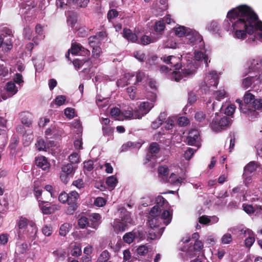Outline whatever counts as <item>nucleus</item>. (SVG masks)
Returning a JSON list of instances; mask_svg holds the SVG:
<instances>
[{"mask_svg":"<svg viewBox=\"0 0 262 262\" xmlns=\"http://www.w3.org/2000/svg\"><path fill=\"white\" fill-rule=\"evenodd\" d=\"M227 17L232 23L235 37L243 39L247 34H255L254 38L262 41V21L249 7L242 5L234 8L228 12Z\"/></svg>","mask_w":262,"mask_h":262,"instance_id":"1","label":"nucleus"},{"mask_svg":"<svg viewBox=\"0 0 262 262\" xmlns=\"http://www.w3.org/2000/svg\"><path fill=\"white\" fill-rule=\"evenodd\" d=\"M244 102L242 100L236 99L239 110L249 119H253L259 115V111L262 110V99H256L255 96L247 91L243 97Z\"/></svg>","mask_w":262,"mask_h":262,"instance_id":"2","label":"nucleus"},{"mask_svg":"<svg viewBox=\"0 0 262 262\" xmlns=\"http://www.w3.org/2000/svg\"><path fill=\"white\" fill-rule=\"evenodd\" d=\"M69 197L67 203L68 207L66 213L68 214H73L78 208L77 200L79 198V194L76 191H72L68 193Z\"/></svg>","mask_w":262,"mask_h":262,"instance_id":"3","label":"nucleus"},{"mask_svg":"<svg viewBox=\"0 0 262 262\" xmlns=\"http://www.w3.org/2000/svg\"><path fill=\"white\" fill-rule=\"evenodd\" d=\"M49 202L41 200H39V207L44 214H50L54 213L56 211L59 210L60 206L53 204L48 206Z\"/></svg>","mask_w":262,"mask_h":262,"instance_id":"4","label":"nucleus"},{"mask_svg":"<svg viewBox=\"0 0 262 262\" xmlns=\"http://www.w3.org/2000/svg\"><path fill=\"white\" fill-rule=\"evenodd\" d=\"M154 103L148 101L142 102L139 106V110L135 111V117L140 119L147 114L154 107Z\"/></svg>","mask_w":262,"mask_h":262,"instance_id":"5","label":"nucleus"},{"mask_svg":"<svg viewBox=\"0 0 262 262\" xmlns=\"http://www.w3.org/2000/svg\"><path fill=\"white\" fill-rule=\"evenodd\" d=\"M161 59L166 64H170L171 67H173L174 70H178L181 69L182 64L180 63V59L174 56H164L161 58Z\"/></svg>","mask_w":262,"mask_h":262,"instance_id":"6","label":"nucleus"},{"mask_svg":"<svg viewBox=\"0 0 262 262\" xmlns=\"http://www.w3.org/2000/svg\"><path fill=\"white\" fill-rule=\"evenodd\" d=\"M179 70L173 71L171 75V79L177 82H179L184 77L193 74L192 71L189 69H184L181 72Z\"/></svg>","mask_w":262,"mask_h":262,"instance_id":"7","label":"nucleus"},{"mask_svg":"<svg viewBox=\"0 0 262 262\" xmlns=\"http://www.w3.org/2000/svg\"><path fill=\"white\" fill-rule=\"evenodd\" d=\"M17 225L19 229H25L28 225L32 228V232L35 234L37 232V228L35 224L32 221H30L26 217L21 216L17 222Z\"/></svg>","mask_w":262,"mask_h":262,"instance_id":"8","label":"nucleus"},{"mask_svg":"<svg viewBox=\"0 0 262 262\" xmlns=\"http://www.w3.org/2000/svg\"><path fill=\"white\" fill-rule=\"evenodd\" d=\"M89 227L96 230L100 224L101 215L99 213H94L88 216Z\"/></svg>","mask_w":262,"mask_h":262,"instance_id":"9","label":"nucleus"},{"mask_svg":"<svg viewBox=\"0 0 262 262\" xmlns=\"http://www.w3.org/2000/svg\"><path fill=\"white\" fill-rule=\"evenodd\" d=\"M207 85L208 87L214 86L216 88L219 84V77L217 73L215 71L210 72L206 77Z\"/></svg>","mask_w":262,"mask_h":262,"instance_id":"10","label":"nucleus"},{"mask_svg":"<svg viewBox=\"0 0 262 262\" xmlns=\"http://www.w3.org/2000/svg\"><path fill=\"white\" fill-rule=\"evenodd\" d=\"M35 164L38 167L43 170H48L50 167V164L47 159L44 156H39L35 158Z\"/></svg>","mask_w":262,"mask_h":262,"instance_id":"11","label":"nucleus"},{"mask_svg":"<svg viewBox=\"0 0 262 262\" xmlns=\"http://www.w3.org/2000/svg\"><path fill=\"white\" fill-rule=\"evenodd\" d=\"M81 52H83L85 54H90V51L83 48L80 43L77 42H73L71 48V52L73 55L80 54Z\"/></svg>","mask_w":262,"mask_h":262,"instance_id":"12","label":"nucleus"},{"mask_svg":"<svg viewBox=\"0 0 262 262\" xmlns=\"http://www.w3.org/2000/svg\"><path fill=\"white\" fill-rule=\"evenodd\" d=\"M128 224L120 219H116L114 222V231L118 233L119 232H123L127 228Z\"/></svg>","mask_w":262,"mask_h":262,"instance_id":"13","label":"nucleus"},{"mask_svg":"<svg viewBox=\"0 0 262 262\" xmlns=\"http://www.w3.org/2000/svg\"><path fill=\"white\" fill-rule=\"evenodd\" d=\"M118 210L120 211V220L128 225V224H131L132 219L130 216V213L124 207L120 208Z\"/></svg>","mask_w":262,"mask_h":262,"instance_id":"14","label":"nucleus"},{"mask_svg":"<svg viewBox=\"0 0 262 262\" xmlns=\"http://www.w3.org/2000/svg\"><path fill=\"white\" fill-rule=\"evenodd\" d=\"M199 135L200 134L198 130L191 129L190 130L186 139L187 144L189 145H194Z\"/></svg>","mask_w":262,"mask_h":262,"instance_id":"15","label":"nucleus"},{"mask_svg":"<svg viewBox=\"0 0 262 262\" xmlns=\"http://www.w3.org/2000/svg\"><path fill=\"white\" fill-rule=\"evenodd\" d=\"M123 36L125 38L132 42H135L138 39L137 35L133 33L129 29L126 28L123 29Z\"/></svg>","mask_w":262,"mask_h":262,"instance_id":"16","label":"nucleus"},{"mask_svg":"<svg viewBox=\"0 0 262 262\" xmlns=\"http://www.w3.org/2000/svg\"><path fill=\"white\" fill-rule=\"evenodd\" d=\"M162 211L163 212L161 215H160L158 217H159L161 221H164V223L166 225H167L171 221L172 214L169 210H167V209H165Z\"/></svg>","mask_w":262,"mask_h":262,"instance_id":"17","label":"nucleus"},{"mask_svg":"<svg viewBox=\"0 0 262 262\" xmlns=\"http://www.w3.org/2000/svg\"><path fill=\"white\" fill-rule=\"evenodd\" d=\"M133 233L135 236V239H137L138 242L143 240L145 237L146 232L142 227H138L137 229H134Z\"/></svg>","mask_w":262,"mask_h":262,"instance_id":"18","label":"nucleus"},{"mask_svg":"<svg viewBox=\"0 0 262 262\" xmlns=\"http://www.w3.org/2000/svg\"><path fill=\"white\" fill-rule=\"evenodd\" d=\"M262 67V58H257L253 59L251 64L249 66V69L252 71H259Z\"/></svg>","mask_w":262,"mask_h":262,"instance_id":"19","label":"nucleus"},{"mask_svg":"<svg viewBox=\"0 0 262 262\" xmlns=\"http://www.w3.org/2000/svg\"><path fill=\"white\" fill-rule=\"evenodd\" d=\"M23 2L20 4V7L23 9L30 10L35 8L37 6L36 0H21Z\"/></svg>","mask_w":262,"mask_h":262,"instance_id":"20","label":"nucleus"},{"mask_svg":"<svg viewBox=\"0 0 262 262\" xmlns=\"http://www.w3.org/2000/svg\"><path fill=\"white\" fill-rule=\"evenodd\" d=\"M156 202L155 206H157V208L163 209V210L167 209V206L168 205V202L161 195H158L156 198Z\"/></svg>","mask_w":262,"mask_h":262,"instance_id":"21","label":"nucleus"},{"mask_svg":"<svg viewBox=\"0 0 262 262\" xmlns=\"http://www.w3.org/2000/svg\"><path fill=\"white\" fill-rule=\"evenodd\" d=\"M194 58L198 61H204L206 66L208 67V63L210 62L207 55L201 51H198L194 53Z\"/></svg>","mask_w":262,"mask_h":262,"instance_id":"22","label":"nucleus"},{"mask_svg":"<svg viewBox=\"0 0 262 262\" xmlns=\"http://www.w3.org/2000/svg\"><path fill=\"white\" fill-rule=\"evenodd\" d=\"M1 47L2 48V50L6 52L11 50L13 48L12 38H8L7 37H4L3 45Z\"/></svg>","mask_w":262,"mask_h":262,"instance_id":"23","label":"nucleus"},{"mask_svg":"<svg viewBox=\"0 0 262 262\" xmlns=\"http://www.w3.org/2000/svg\"><path fill=\"white\" fill-rule=\"evenodd\" d=\"M148 219V224L151 229H154L155 228L160 226L161 221L159 219V217L149 216Z\"/></svg>","mask_w":262,"mask_h":262,"instance_id":"24","label":"nucleus"},{"mask_svg":"<svg viewBox=\"0 0 262 262\" xmlns=\"http://www.w3.org/2000/svg\"><path fill=\"white\" fill-rule=\"evenodd\" d=\"M211 128L214 132H219L222 130L221 126L219 122V119L215 117L210 124Z\"/></svg>","mask_w":262,"mask_h":262,"instance_id":"25","label":"nucleus"},{"mask_svg":"<svg viewBox=\"0 0 262 262\" xmlns=\"http://www.w3.org/2000/svg\"><path fill=\"white\" fill-rule=\"evenodd\" d=\"M67 1L69 4H73L80 8H85L90 0H67Z\"/></svg>","mask_w":262,"mask_h":262,"instance_id":"26","label":"nucleus"},{"mask_svg":"<svg viewBox=\"0 0 262 262\" xmlns=\"http://www.w3.org/2000/svg\"><path fill=\"white\" fill-rule=\"evenodd\" d=\"M75 169L71 163L66 164L61 168V172L67 173L72 177L75 172Z\"/></svg>","mask_w":262,"mask_h":262,"instance_id":"27","label":"nucleus"},{"mask_svg":"<svg viewBox=\"0 0 262 262\" xmlns=\"http://www.w3.org/2000/svg\"><path fill=\"white\" fill-rule=\"evenodd\" d=\"M72 225L68 223H66L61 225L59 229V234L61 236H65L69 232Z\"/></svg>","mask_w":262,"mask_h":262,"instance_id":"28","label":"nucleus"},{"mask_svg":"<svg viewBox=\"0 0 262 262\" xmlns=\"http://www.w3.org/2000/svg\"><path fill=\"white\" fill-rule=\"evenodd\" d=\"M89 218L85 216H81L78 220V225L81 229L89 227Z\"/></svg>","mask_w":262,"mask_h":262,"instance_id":"29","label":"nucleus"},{"mask_svg":"<svg viewBox=\"0 0 262 262\" xmlns=\"http://www.w3.org/2000/svg\"><path fill=\"white\" fill-rule=\"evenodd\" d=\"M206 28L210 32L218 33L220 30V27L218 23L215 21H212L208 23L207 25Z\"/></svg>","mask_w":262,"mask_h":262,"instance_id":"30","label":"nucleus"},{"mask_svg":"<svg viewBox=\"0 0 262 262\" xmlns=\"http://www.w3.org/2000/svg\"><path fill=\"white\" fill-rule=\"evenodd\" d=\"M165 27V23L163 21L160 20L155 23L154 29L156 32L162 34V32L164 30Z\"/></svg>","mask_w":262,"mask_h":262,"instance_id":"31","label":"nucleus"},{"mask_svg":"<svg viewBox=\"0 0 262 262\" xmlns=\"http://www.w3.org/2000/svg\"><path fill=\"white\" fill-rule=\"evenodd\" d=\"M168 181L172 185H178L181 184L182 179L180 177H178L174 173H172L169 177Z\"/></svg>","mask_w":262,"mask_h":262,"instance_id":"32","label":"nucleus"},{"mask_svg":"<svg viewBox=\"0 0 262 262\" xmlns=\"http://www.w3.org/2000/svg\"><path fill=\"white\" fill-rule=\"evenodd\" d=\"M160 149L159 145L157 142H152L149 147L148 151L154 156H156V155L159 152Z\"/></svg>","mask_w":262,"mask_h":262,"instance_id":"33","label":"nucleus"},{"mask_svg":"<svg viewBox=\"0 0 262 262\" xmlns=\"http://www.w3.org/2000/svg\"><path fill=\"white\" fill-rule=\"evenodd\" d=\"M176 35L181 37L184 36L186 33V28L184 26H179L173 29Z\"/></svg>","mask_w":262,"mask_h":262,"instance_id":"34","label":"nucleus"},{"mask_svg":"<svg viewBox=\"0 0 262 262\" xmlns=\"http://www.w3.org/2000/svg\"><path fill=\"white\" fill-rule=\"evenodd\" d=\"M123 239L127 244L132 243L135 240L133 231L126 233L123 236Z\"/></svg>","mask_w":262,"mask_h":262,"instance_id":"35","label":"nucleus"},{"mask_svg":"<svg viewBox=\"0 0 262 262\" xmlns=\"http://www.w3.org/2000/svg\"><path fill=\"white\" fill-rule=\"evenodd\" d=\"M6 89L7 91L11 93L13 95L16 94L17 92V89H16L15 83L12 81L8 82L7 83Z\"/></svg>","mask_w":262,"mask_h":262,"instance_id":"36","label":"nucleus"},{"mask_svg":"<svg viewBox=\"0 0 262 262\" xmlns=\"http://www.w3.org/2000/svg\"><path fill=\"white\" fill-rule=\"evenodd\" d=\"M90 58L85 57L84 59H76L73 60V63L75 67H77L78 68L82 67L86 62H89Z\"/></svg>","mask_w":262,"mask_h":262,"instance_id":"37","label":"nucleus"},{"mask_svg":"<svg viewBox=\"0 0 262 262\" xmlns=\"http://www.w3.org/2000/svg\"><path fill=\"white\" fill-rule=\"evenodd\" d=\"M89 43L91 47L99 46L101 44V40L95 35L91 36L88 38Z\"/></svg>","mask_w":262,"mask_h":262,"instance_id":"38","label":"nucleus"},{"mask_svg":"<svg viewBox=\"0 0 262 262\" xmlns=\"http://www.w3.org/2000/svg\"><path fill=\"white\" fill-rule=\"evenodd\" d=\"M162 210L163 209H159L157 208V206H154L149 212V216L159 217Z\"/></svg>","mask_w":262,"mask_h":262,"instance_id":"39","label":"nucleus"},{"mask_svg":"<svg viewBox=\"0 0 262 262\" xmlns=\"http://www.w3.org/2000/svg\"><path fill=\"white\" fill-rule=\"evenodd\" d=\"M117 183V179L114 176L108 177L106 180V184L108 186L114 188Z\"/></svg>","mask_w":262,"mask_h":262,"instance_id":"40","label":"nucleus"},{"mask_svg":"<svg viewBox=\"0 0 262 262\" xmlns=\"http://www.w3.org/2000/svg\"><path fill=\"white\" fill-rule=\"evenodd\" d=\"M33 191L34 192L35 196L36 199L39 202V200H42V198H41L42 194V189L40 188L39 186H37L36 184H34L33 187Z\"/></svg>","mask_w":262,"mask_h":262,"instance_id":"41","label":"nucleus"},{"mask_svg":"<svg viewBox=\"0 0 262 262\" xmlns=\"http://www.w3.org/2000/svg\"><path fill=\"white\" fill-rule=\"evenodd\" d=\"M42 232L47 236H51L53 232L52 226L51 225L49 224L45 225L42 228Z\"/></svg>","mask_w":262,"mask_h":262,"instance_id":"42","label":"nucleus"},{"mask_svg":"<svg viewBox=\"0 0 262 262\" xmlns=\"http://www.w3.org/2000/svg\"><path fill=\"white\" fill-rule=\"evenodd\" d=\"M256 170V167L253 162L249 163L244 168L245 173L244 176L246 175L247 172H249L250 173L254 172Z\"/></svg>","mask_w":262,"mask_h":262,"instance_id":"43","label":"nucleus"},{"mask_svg":"<svg viewBox=\"0 0 262 262\" xmlns=\"http://www.w3.org/2000/svg\"><path fill=\"white\" fill-rule=\"evenodd\" d=\"M114 128L110 126H103L102 127V132L104 136H111L114 133Z\"/></svg>","mask_w":262,"mask_h":262,"instance_id":"44","label":"nucleus"},{"mask_svg":"<svg viewBox=\"0 0 262 262\" xmlns=\"http://www.w3.org/2000/svg\"><path fill=\"white\" fill-rule=\"evenodd\" d=\"M19 116L23 124L26 125L27 126H29L31 124V121L26 116L25 113H21Z\"/></svg>","mask_w":262,"mask_h":262,"instance_id":"45","label":"nucleus"},{"mask_svg":"<svg viewBox=\"0 0 262 262\" xmlns=\"http://www.w3.org/2000/svg\"><path fill=\"white\" fill-rule=\"evenodd\" d=\"M71 255L74 257H78L82 253L81 248L79 246H74L71 250Z\"/></svg>","mask_w":262,"mask_h":262,"instance_id":"46","label":"nucleus"},{"mask_svg":"<svg viewBox=\"0 0 262 262\" xmlns=\"http://www.w3.org/2000/svg\"><path fill=\"white\" fill-rule=\"evenodd\" d=\"M32 31L29 27H26L24 29L23 35L26 39L30 40L32 37Z\"/></svg>","mask_w":262,"mask_h":262,"instance_id":"47","label":"nucleus"},{"mask_svg":"<svg viewBox=\"0 0 262 262\" xmlns=\"http://www.w3.org/2000/svg\"><path fill=\"white\" fill-rule=\"evenodd\" d=\"M253 77H248L243 80L242 86L245 89H248L253 83Z\"/></svg>","mask_w":262,"mask_h":262,"instance_id":"48","label":"nucleus"},{"mask_svg":"<svg viewBox=\"0 0 262 262\" xmlns=\"http://www.w3.org/2000/svg\"><path fill=\"white\" fill-rule=\"evenodd\" d=\"M93 48L92 56L95 58H98L101 53V48L100 46H92Z\"/></svg>","mask_w":262,"mask_h":262,"instance_id":"49","label":"nucleus"},{"mask_svg":"<svg viewBox=\"0 0 262 262\" xmlns=\"http://www.w3.org/2000/svg\"><path fill=\"white\" fill-rule=\"evenodd\" d=\"M138 254L141 256H144L148 252V248L145 245L140 246L137 249Z\"/></svg>","mask_w":262,"mask_h":262,"instance_id":"50","label":"nucleus"},{"mask_svg":"<svg viewBox=\"0 0 262 262\" xmlns=\"http://www.w3.org/2000/svg\"><path fill=\"white\" fill-rule=\"evenodd\" d=\"M64 114L68 118L72 119L75 116V110L73 108L67 107L64 110Z\"/></svg>","mask_w":262,"mask_h":262,"instance_id":"51","label":"nucleus"},{"mask_svg":"<svg viewBox=\"0 0 262 262\" xmlns=\"http://www.w3.org/2000/svg\"><path fill=\"white\" fill-rule=\"evenodd\" d=\"M83 165L84 169L88 171H91L94 168V162L92 160H90L87 161H85L83 163Z\"/></svg>","mask_w":262,"mask_h":262,"instance_id":"52","label":"nucleus"},{"mask_svg":"<svg viewBox=\"0 0 262 262\" xmlns=\"http://www.w3.org/2000/svg\"><path fill=\"white\" fill-rule=\"evenodd\" d=\"M219 122L221 126L222 130L224 128V127L228 126L230 123V119L225 116L221 119H219Z\"/></svg>","mask_w":262,"mask_h":262,"instance_id":"53","label":"nucleus"},{"mask_svg":"<svg viewBox=\"0 0 262 262\" xmlns=\"http://www.w3.org/2000/svg\"><path fill=\"white\" fill-rule=\"evenodd\" d=\"M158 173L163 176L166 177L169 173V169L166 165L161 166L158 168Z\"/></svg>","mask_w":262,"mask_h":262,"instance_id":"54","label":"nucleus"},{"mask_svg":"<svg viewBox=\"0 0 262 262\" xmlns=\"http://www.w3.org/2000/svg\"><path fill=\"white\" fill-rule=\"evenodd\" d=\"M137 89L135 86H129L126 89V91L132 100L136 98V90Z\"/></svg>","mask_w":262,"mask_h":262,"instance_id":"55","label":"nucleus"},{"mask_svg":"<svg viewBox=\"0 0 262 262\" xmlns=\"http://www.w3.org/2000/svg\"><path fill=\"white\" fill-rule=\"evenodd\" d=\"M189 123V120L186 117H180L178 120V124L180 126H185Z\"/></svg>","mask_w":262,"mask_h":262,"instance_id":"56","label":"nucleus"},{"mask_svg":"<svg viewBox=\"0 0 262 262\" xmlns=\"http://www.w3.org/2000/svg\"><path fill=\"white\" fill-rule=\"evenodd\" d=\"M232 241V237L231 234L226 233L222 237V243L224 244L230 243Z\"/></svg>","mask_w":262,"mask_h":262,"instance_id":"57","label":"nucleus"},{"mask_svg":"<svg viewBox=\"0 0 262 262\" xmlns=\"http://www.w3.org/2000/svg\"><path fill=\"white\" fill-rule=\"evenodd\" d=\"M195 150L193 149L192 148H188V149H187L184 154V157L185 159L187 160H190L191 157L193 156Z\"/></svg>","mask_w":262,"mask_h":262,"instance_id":"58","label":"nucleus"},{"mask_svg":"<svg viewBox=\"0 0 262 262\" xmlns=\"http://www.w3.org/2000/svg\"><path fill=\"white\" fill-rule=\"evenodd\" d=\"M235 108L236 107L234 104L229 105L226 108L225 114L228 116H232L235 112Z\"/></svg>","mask_w":262,"mask_h":262,"instance_id":"59","label":"nucleus"},{"mask_svg":"<svg viewBox=\"0 0 262 262\" xmlns=\"http://www.w3.org/2000/svg\"><path fill=\"white\" fill-rule=\"evenodd\" d=\"M2 36L3 37H7L8 38H12L13 37L12 31L11 29L5 27L3 29Z\"/></svg>","mask_w":262,"mask_h":262,"instance_id":"60","label":"nucleus"},{"mask_svg":"<svg viewBox=\"0 0 262 262\" xmlns=\"http://www.w3.org/2000/svg\"><path fill=\"white\" fill-rule=\"evenodd\" d=\"M140 42L141 45L145 46L151 43V40L149 36L144 35L141 37Z\"/></svg>","mask_w":262,"mask_h":262,"instance_id":"61","label":"nucleus"},{"mask_svg":"<svg viewBox=\"0 0 262 262\" xmlns=\"http://www.w3.org/2000/svg\"><path fill=\"white\" fill-rule=\"evenodd\" d=\"M14 82L19 85L22 84L24 83L23 75L20 73H16L13 78Z\"/></svg>","mask_w":262,"mask_h":262,"instance_id":"62","label":"nucleus"},{"mask_svg":"<svg viewBox=\"0 0 262 262\" xmlns=\"http://www.w3.org/2000/svg\"><path fill=\"white\" fill-rule=\"evenodd\" d=\"M36 148L40 150H45L46 148V145L45 141L42 139H40L37 141V143L35 144Z\"/></svg>","mask_w":262,"mask_h":262,"instance_id":"63","label":"nucleus"},{"mask_svg":"<svg viewBox=\"0 0 262 262\" xmlns=\"http://www.w3.org/2000/svg\"><path fill=\"white\" fill-rule=\"evenodd\" d=\"M106 204L105 200L101 197L97 198L94 201V205L98 207H102Z\"/></svg>","mask_w":262,"mask_h":262,"instance_id":"64","label":"nucleus"}]
</instances>
